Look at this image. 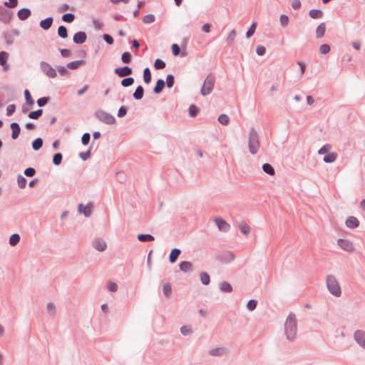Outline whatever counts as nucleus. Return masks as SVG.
Instances as JSON below:
<instances>
[{
  "label": "nucleus",
  "mask_w": 365,
  "mask_h": 365,
  "mask_svg": "<svg viewBox=\"0 0 365 365\" xmlns=\"http://www.w3.org/2000/svg\"><path fill=\"white\" fill-rule=\"evenodd\" d=\"M326 31V24L324 22L319 24L316 29V36L317 38H322Z\"/></svg>",
  "instance_id": "b1692460"
},
{
  "label": "nucleus",
  "mask_w": 365,
  "mask_h": 365,
  "mask_svg": "<svg viewBox=\"0 0 365 365\" xmlns=\"http://www.w3.org/2000/svg\"><path fill=\"white\" fill-rule=\"evenodd\" d=\"M14 18V12L0 5V21L4 24H9Z\"/></svg>",
  "instance_id": "39448f33"
},
{
  "label": "nucleus",
  "mask_w": 365,
  "mask_h": 365,
  "mask_svg": "<svg viewBox=\"0 0 365 365\" xmlns=\"http://www.w3.org/2000/svg\"><path fill=\"white\" fill-rule=\"evenodd\" d=\"M172 53L174 56H178L180 53V48L178 44L173 43L171 46Z\"/></svg>",
  "instance_id": "338daca9"
},
{
  "label": "nucleus",
  "mask_w": 365,
  "mask_h": 365,
  "mask_svg": "<svg viewBox=\"0 0 365 365\" xmlns=\"http://www.w3.org/2000/svg\"><path fill=\"white\" fill-rule=\"evenodd\" d=\"M223 353V349L220 347L211 349L209 351V354L211 356H217L222 355Z\"/></svg>",
  "instance_id": "6e6d98bb"
},
{
  "label": "nucleus",
  "mask_w": 365,
  "mask_h": 365,
  "mask_svg": "<svg viewBox=\"0 0 365 365\" xmlns=\"http://www.w3.org/2000/svg\"><path fill=\"white\" fill-rule=\"evenodd\" d=\"M127 113H128V108L125 106H122L118 109L117 115L118 118H123L126 115Z\"/></svg>",
  "instance_id": "774afa93"
},
{
  "label": "nucleus",
  "mask_w": 365,
  "mask_h": 365,
  "mask_svg": "<svg viewBox=\"0 0 365 365\" xmlns=\"http://www.w3.org/2000/svg\"><path fill=\"white\" fill-rule=\"evenodd\" d=\"M93 247L99 252H103L106 250L107 244L102 238H95L93 241Z\"/></svg>",
  "instance_id": "ddd939ff"
},
{
  "label": "nucleus",
  "mask_w": 365,
  "mask_h": 365,
  "mask_svg": "<svg viewBox=\"0 0 365 365\" xmlns=\"http://www.w3.org/2000/svg\"><path fill=\"white\" fill-rule=\"evenodd\" d=\"M200 279L201 283L203 285H208L210 283V274L206 272H201L200 273Z\"/></svg>",
  "instance_id": "c756f323"
},
{
  "label": "nucleus",
  "mask_w": 365,
  "mask_h": 365,
  "mask_svg": "<svg viewBox=\"0 0 365 365\" xmlns=\"http://www.w3.org/2000/svg\"><path fill=\"white\" fill-rule=\"evenodd\" d=\"M323 11L320 9H313L309 11V16L313 19H319L322 18Z\"/></svg>",
  "instance_id": "cd10ccee"
},
{
  "label": "nucleus",
  "mask_w": 365,
  "mask_h": 365,
  "mask_svg": "<svg viewBox=\"0 0 365 365\" xmlns=\"http://www.w3.org/2000/svg\"><path fill=\"white\" fill-rule=\"evenodd\" d=\"M337 245L344 250L351 252L354 251V246L351 241L346 239H339Z\"/></svg>",
  "instance_id": "f8f14e48"
},
{
  "label": "nucleus",
  "mask_w": 365,
  "mask_h": 365,
  "mask_svg": "<svg viewBox=\"0 0 365 365\" xmlns=\"http://www.w3.org/2000/svg\"><path fill=\"white\" fill-rule=\"evenodd\" d=\"M63 155L61 153H56L53 155L52 158V163L55 165H59L62 163Z\"/></svg>",
  "instance_id": "a19ab883"
},
{
  "label": "nucleus",
  "mask_w": 365,
  "mask_h": 365,
  "mask_svg": "<svg viewBox=\"0 0 365 365\" xmlns=\"http://www.w3.org/2000/svg\"><path fill=\"white\" fill-rule=\"evenodd\" d=\"M214 221L220 231L225 232L229 231L230 225L224 219L217 217L214 219Z\"/></svg>",
  "instance_id": "9b49d317"
},
{
  "label": "nucleus",
  "mask_w": 365,
  "mask_h": 365,
  "mask_svg": "<svg viewBox=\"0 0 365 365\" xmlns=\"http://www.w3.org/2000/svg\"><path fill=\"white\" fill-rule=\"evenodd\" d=\"M43 139L41 138H37L32 141L31 145L33 150L37 151L40 150L43 146Z\"/></svg>",
  "instance_id": "7c9ffc66"
},
{
  "label": "nucleus",
  "mask_w": 365,
  "mask_h": 365,
  "mask_svg": "<svg viewBox=\"0 0 365 365\" xmlns=\"http://www.w3.org/2000/svg\"><path fill=\"white\" fill-rule=\"evenodd\" d=\"M345 225L349 228L356 229L359 226V221L356 217L350 216L346 220Z\"/></svg>",
  "instance_id": "a211bd4d"
},
{
  "label": "nucleus",
  "mask_w": 365,
  "mask_h": 365,
  "mask_svg": "<svg viewBox=\"0 0 365 365\" xmlns=\"http://www.w3.org/2000/svg\"><path fill=\"white\" fill-rule=\"evenodd\" d=\"M47 312L51 316L53 317L56 314V306L53 303L49 302L47 304L46 306Z\"/></svg>",
  "instance_id": "bf43d9fd"
},
{
  "label": "nucleus",
  "mask_w": 365,
  "mask_h": 365,
  "mask_svg": "<svg viewBox=\"0 0 365 365\" xmlns=\"http://www.w3.org/2000/svg\"><path fill=\"white\" fill-rule=\"evenodd\" d=\"M93 210V204L89 202L87 205L80 203L78 206V211L80 214H83L86 217L91 215Z\"/></svg>",
  "instance_id": "9d476101"
},
{
  "label": "nucleus",
  "mask_w": 365,
  "mask_h": 365,
  "mask_svg": "<svg viewBox=\"0 0 365 365\" xmlns=\"http://www.w3.org/2000/svg\"><path fill=\"white\" fill-rule=\"evenodd\" d=\"M18 4V0H9L8 1H4L3 4L6 8L14 9L17 6Z\"/></svg>",
  "instance_id": "4d7b16f0"
},
{
  "label": "nucleus",
  "mask_w": 365,
  "mask_h": 365,
  "mask_svg": "<svg viewBox=\"0 0 365 365\" xmlns=\"http://www.w3.org/2000/svg\"><path fill=\"white\" fill-rule=\"evenodd\" d=\"M10 128L12 130L11 138L16 140L19 138L21 133V128L18 123L13 122L10 124Z\"/></svg>",
  "instance_id": "6ab92c4d"
},
{
  "label": "nucleus",
  "mask_w": 365,
  "mask_h": 365,
  "mask_svg": "<svg viewBox=\"0 0 365 365\" xmlns=\"http://www.w3.org/2000/svg\"><path fill=\"white\" fill-rule=\"evenodd\" d=\"M31 15V11L29 8H21L17 11V16L19 20L25 21Z\"/></svg>",
  "instance_id": "f3484780"
},
{
  "label": "nucleus",
  "mask_w": 365,
  "mask_h": 365,
  "mask_svg": "<svg viewBox=\"0 0 365 365\" xmlns=\"http://www.w3.org/2000/svg\"><path fill=\"white\" fill-rule=\"evenodd\" d=\"M220 289L222 292L230 293L232 292V287L228 282L224 281L220 284Z\"/></svg>",
  "instance_id": "bb28decb"
},
{
  "label": "nucleus",
  "mask_w": 365,
  "mask_h": 365,
  "mask_svg": "<svg viewBox=\"0 0 365 365\" xmlns=\"http://www.w3.org/2000/svg\"><path fill=\"white\" fill-rule=\"evenodd\" d=\"M137 239L142 242H152L155 240L154 236L150 234H138Z\"/></svg>",
  "instance_id": "a878e982"
},
{
  "label": "nucleus",
  "mask_w": 365,
  "mask_h": 365,
  "mask_svg": "<svg viewBox=\"0 0 365 365\" xmlns=\"http://www.w3.org/2000/svg\"><path fill=\"white\" fill-rule=\"evenodd\" d=\"M248 147L251 154L255 155L258 152L259 148L258 133L254 128L250 130Z\"/></svg>",
  "instance_id": "7ed1b4c3"
},
{
  "label": "nucleus",
  "mask_w": 365,
  "mask_h": 365,
  "mask_svg": "<svg viewBox=\"0 0 365 365\" xmlns=\"http://www.w3.org/2000/svg\"><path fill=\"white\" fill-rule=\"evenodd\" d=\"M297 330L296 316L293 313H289L284 323V334L286 338L289 341H294Z\"/></svg>",
  "instance_id": "f257e3e1"
},
{
  "label": "nucleus",
  "mask_w": 365,
  "mask_h": 365,
  "mask_svg": "<svg viewBox=\"0 0 365 365\" xmlns=\"http://www.w3.org/2000/svg\"><path fill=\"white\" fill-rule=\"evenodd\" d=\"M36 173V170L31 167H29V168H26L24 172V175L29 178H31V177L34 176Z\"/></svg>",
  "instance_id": "69168bd1"
},
{
  "label": "nucleus",
  "mask_w": 365,
  "mask_h": 365,
  "mask_svg": "<svg viewBox=\"0 0 365 365\" xmlns=\"http://www.w3.org/2000/svg\"><path fill=\"white\" fill-rule=\"evenodd\" d=\"M76 16L73 13H66L61 17L62 21L66 23H71L74 21Z\"/></svg>",
  "instance_id": "49530a36"
},
{
  "label": "nucleus",
  "mask_w": 365,
  "mask_h": 365,
  "mask_svg": "<svg viewBox=\"0 0 365 365\" xmlns=\"http://www.w3.org/2000/svg\"><path fill=\"white\" fill-rule=\"evenodd\" d=\"M91 140V134L89 133H84L81 137V143L86 146L88 145Z\"/></svg>",
  "instance_id": "052dcab7"
},
{
  "label": "nucleus",
  "mask_w": 365,
  "mask_h": 365,
  "mask_svg": "<svg viewBox=\"0 0 365 365\" xmlns=\"http://www.w3.org/2000/svg\"><path fill=\"white\" fill-rule=\"evenodd\" d=\"M165 87V82L163 79L159 78L157 80L155 86L153 88V91H163Z\"/></svg>",
  "instance_id": "c9c22d12"
},
{
  "label": "nucleus",
  "mask_w": 365,
  "mask_h": 365,
  "mask_svg": "<svg viewBox=\"0 0 365 365\" xmlns=\"http://www.w3.org/2000/svg\"><path fill=\"white\" fill-rule=\"evenodd\" d=\"M17 183H18V186L21 189H24L26 186L27 180L24 176H22L21 175L19 174L17 176Z\"/></svg>",
  "instance_id": "a18cd8bd"
},
{
  "label": "nucleus",
  "mask_w": 365,
  "mask_h": 365,
  "mask_svg": "<svg viewBox=\"0 0 365 365\" xmlns=\"http://www.w3.org/2000/svg\"><path fill=\"white\" fill-rule=\"evenodd\" d=\"M240 230L245 235H248L250 232V227L244 222H242L239 224Z\"/></svg>",
  "instance_id": "8fccbe9b"
},
{
  "label": "nucleus",
  "mask_w": 365,
  "mask_h": 365,
  "mask_svg": "<svg viewBox=\"0 0 365 365\" xmlns=\"http://www.w3.org/2000/svg\"><path fill=\"white\" fill-rule=\"evenodd\" d=\"M163 294L167 298L170 297L171 294H172V287H171V284L169 282H166V283L163 284Z\"/></svg>",
  "instance_id": "f704fd0d"
},
{
  "label": "nucleus",
  "mask_w": 365,
  "mask_h": 365,
  "mask_svg": "<svg viewBox=\"0 0 365 365\" xmlns=\"http://www.w3.org/2000/svg\"><path fill=\"white\" fill-rule=\"evenodd\" d=\"M217 259L223 263H229L235 259V255L232 252L227 251L220 254Z\"/></svg>",
  "instance_id": "2eb2a0df"
},
{
  "label": "nucleus",
  "mask_w": 365,
  "mask_h": 365,
  "mask_svg": "<svg viewBox=\"0 0 365 365\" xmlns=\"http://www.w3.org/2000/svg\"><path fill=\"white\" fill-rule=\"evenodd\" d=\"M337 158V154L334 152L328 153L326 154L323 158V160L327 163H334Z\"/></svg>",
  "instance_id": "c85d7f7f"
},
{
  "label": "nucleus",
  "mask_w": 365,
  "mask_h": 365,
  "mask_svg": "<svg viewBox=\"0 0 365 365\" xmlns=\"http://www.w3.org/2000/svg\"><path fill=\"white\" fill-rule=\"evenodd\" d=\"M165 66H166V63L162 59L157 58V59L155 60L154 67L156 69H163V68H165Z\"/></svg>",
  "instance_id": "3c124183"
},
{
  "label": "nucleus",
  "mask_w": 365,
  "mask_h": 365,
  "mask_svg": "<svg viewBox=\"0 0 365 365\" xmlns=\"http://www.w3.org/2000/svg\"><path fill=\"white\" fill-rule=\"evenodd\" d=\"M155 21V16L154 14H147L143 18V21L144 24H152Z\"/></svg>",
  "instance_id": "603ef678"
},
{
  "label": "nucleus",
  "mask_w": 365,
  "mask_h": 365,
  "mask_svg": "<svg viewBox=\"0 0 365 365\" xmlns=\"http://www.w3.org/2000/svg\"><path fill=\"white\" fill-rule=\"evenodd\" d=\"M121 61L123 63H126V64L130 63L132 61L131 54L128 51L123 53L121 55Z\"/></svg>",
  "instance_id": "de8ad7c7"
},
{
  "label": "nucleus",
  "mask_w": 365,
  "mask_h": 365,
  "mask_svg": "<svg viewBox=\"0 0 365 365\" xmlns=\"http://www.w3.org/2000/svg\"><path fill=\"white\" fill-rule=\"evenodd\" d=\"M152 80V74L150 68L148 67L144 68L143 70V81L146 84H148L151 82Z\"/></svg>",
  "instance_id": "72a5a7b5"
},
{
  "label": "nucleus",
  "mask_w": 365,
  "mask_h": 365,
  "mask_svg": "<svg viewBox=\"0 0 365 365\" xmlns=\"http://www.w3.org/2000/svg\"><path fill=\"white\" fill-rule=\"evenodd\" d=\"M215 77L212 75H208L204 81L203 85L200 91H212L214 88Z\"/></svg>",
  "instance_id": "6e6552de"
},
{
  "label": "nucleus",
  "mask_w": 365,
  "mask_h": 365,
  "mask_svg": "<svg viewBox=\"0 0 365 365\" xmlns=\"http://www.w3.org/2000/svg\"><path fill=\"white\" fill-rule=\"evenodd\" d=\"M87 40V34L85 31H78L73 37V41L76 44H82Z\"/></svg>",
  "instance_id": "4468645a"
},
{
  "label": "nucleus",
  "mask_w": 365,
  "mask_h": 365,
  "mask_svg": "<svg viewBox=\"0 0 365 365\" xmlns=\"http://www.w3.org/2000/svg\"><path fill=\"white\" fill-rule=\"evenodd\" d=\"M92 148L93 144L89 147L88 150H86V152H81L79 153V157L81 158L82 160L86 161L91 157Z\"/></svg>",
  "instance_id": "c03bdc74"
},
{
  "label": "nucleus",
  "mask_w": 365,
  "mask_h": 365,
  "mask_svg": "<svg viewBox=\"0 0 365 365\" xmlns=\"http://www.w3.org/2000/svg\"><path fill=\"white\" fill-rule=\"evenodd\" d=\"M218 122L223 125H227L230 123V118L227 114L222 113L219 115Z\"/></svg>",
  "instance_id": "58836bf2"
},
{
  "label": "nucleus",
  "mask_w": 365,
  "mask_h": 365,
  "mask_svg": "<svg viewBox=\"0 0 365 365\" xmlns=\"http://www.w3.org/2000/svg\"><path fill=\"white\" fill-rule=\"evenodd\" d=\"M331 148V146L329 144H325L318 150V153L325 155L329 152Z\"/></svg>",
  "instance_id": "e2e57ef3"
},
{
  "label": "nucleus",
  "mask_w": 365,
  "mask_h": 365,
  "mask_svg": "<svg viewBox=\"0 0 365 365\" xmlns=\"http://www.w3.org/2000/svg\"><path fill=\"white\" fill-rule=\"evenodd\" d=\"M257 28V23L253 22L246 32V37L250 38L255 32Z\"/></svg>",
  "instance_id": "864d4df0"
},
{
  "label": "nucleus",
  "mask_w": 365,
  "mask_h": 365,
  "mask_svg": "<svg viewBox=\"0 0 365 365\" xmlns=\"http://www.w3.org/2000/svg\"><path fill=\"white\" fill-rule=\"evenodd\" d=\"M262 170L265 173H267L271 176L274 175L275 173L274 167L269 163H264L262 165Z\"/></svg>",
  "instance_id": "2f4dec72"
},
{
  "label": "nucleus",
  "mask_w": 365,
  "mask_h": 365,
  "mask_svg": "<svg viewBox=\"0 0 365 365\" xmlns=\"http://www.w3.org/2000/svg\"><path fill=\"white\" fill-rule=\"evenodd\" d=\"M180 270L183 272H187L192 270V264L189 261H182L179 264Z\"/></svg>",
  "instance_id": "393cba45"
},
{
  "label": "nucleus",
  "mask_w": 365,
  "mask_h": 365,
  "mask_svg": "<svg viewBox=\"0 0 365 365\" xmlns=\"http://www.w3.org/2000/svg\"><path fill=\"white\" fill-rule=\"evenodd\" d=\"M354 339L362 348L365 349V331L356 330L353 334Z\"/></svg>",
  "instance_id": "0eeeda50"
},
{
  "label": "nucleus",
  "mask_w": 365,
  "mask_h": 365,
  "mask_svg": "<svg viewBox=\"0 0 365 365\" xmlns=\"http://www.w3.org/2000/svg\"><path fill=\"white\" fill-rule=\"evenodd\" d=\"M181 254V250L178 248H173L169 255V262L171 264L175 263L179 255Z\"/></svg>",
  "instance_id": "4be33fe9"
},
{
  "label": "nucleus",
  "mask_w": 365,
  "mask_h": 365,
  "mask_svg": "<svg viewBox=\"0 0 365 365\" xmlns=\"http://www.w3.org/2000/svg\"><path fill=\"white\" fill-rule=\"evenodd\" d=\"M327 287L329 292L334 297H339L341 295V287L336 279L332 274H329L327 277Z\"/></svg>",
  "instance_id": "f03ea898"
},
{
  "label": "nucleus",
  "mask_w": 365,
  "mask_h": 365,
  "mask_svg": "<svg viewBox=\"0 0 365 365\" xmlns=\"http://www.w3.org/2000/svg\"><path fill=\"white\" fill-rule=\"evenodd\" d=\"M40 69L45 76L50 78H53L57 76L56 70L46 61H41L40 63Z\"/></svg>",
  "instance_id": "423d86ee"
},
{
  "label": "nucleus",
  "mask_w": 365,
  "mask_h": 365,
  "mask_svg": "<svg viewBox=\"0 0 365 365\" xmlns=\"http://www.w3.org/2000/svg\"><path fill=\"white\" fill-rule=\"evenodd\" d=\"M53 22V18L52 16H48L43 20H41L39 23L40 27L43 30H48Z\"/></svg>",
  "instance_id": "aec40b11"
},
{
  "label": "nucleus",
  "mask_w": 365,
  "mask_h": 365,
  "mask_svg": "<svg viewBox=\"0 0 365 365\" xmlns=\"http://www.w3.org/2000/svg\"><path fill=\"white\" fill-rule=\"evenodd\" d=\"M57 34L58 36L61 38H66L68 36L67 28L63 25L58 26Z\"/></svg>",
  "instance_id": "473e14b6"
},
{
  "label": "nucleus",
  "mask_w": 365,
  "mask_h": 365,
  "mask_svg": "<svg viewBox=\"0 0 365 365\" xmlns=\"http://www.w3.org/2000/svg\"><path fill=\"white\" fill-rule=\"evenodd\" d=\"M257 301L256 299H250L247 304V308L250 311H254L257 306Z\"/></svg>",
  "instance_id": "5fc2aeb1"
},
{
  "label": "nucleus",
  "mask_w": 365,
  "mask_h": 365,
  "mask_svg": "<svg viewBox=\"0 0 365 365\" xmlns=\"http://www.w3.org/2000/svg\"><path fill=\"white\" fill-rule=\"evenodd\" d=\"M50 100H51L50 96L41 97L37 100V105L39 107H43L50 101Z\"/></svg>",
  "instance_id": "09e8293b"
},
{
  "label": "nucleus",
  "mask_w": 365,
  "mask_h": 365,
  "mask_svg": "<svg viewBox=\"0 0 365 365\" xmlns=\"http://www.w3.org/2000/svg\"><path fill=\"white\" fill-rule=\"evenodd\" d=\"M9 58V53L6 51H0V66H2L4 71L9 69V65L7 63Z\"/></svg>",
  "instance_id": "dca6fc26"
},
{
  "label": "nucleus",
  "mask_w": 365,
  "mask_h": 365,
  "mask_svg": "<svg viewBox=\"0 0 365 365\" xmlns=\"http://www.w3.org/2000/svg\"><path fill=\"white\" fill-rule=\"evenodd\" d=\"M165 82V86L170 89L175 83V76L173 74H168Z\"/></svg>",
  "instance_id": "79ce46f5"
},
{
  "label": "nucleus",
  "mask_w": 365,
  "mask_h": 365,
  "mask_svg": "<svg viewBox=\"0 0 365 365\" xmlns=\"http://www.w3.org/2000/svg\"><path fill=\"white\" fill-rule=\"evenodd\" d=\"M114 73L115 75H117L118 76H119L120 78L128 77L132 74L133 69H132V68H130L128 66H125L123 67H118V68H115Z\"/></svg>",
  "instance_id": "1a4fd4ad"
},
{
  "label": "nucleus",
  "mask_w": 365,
  "mask_h": 365,
  "mask_svg": "<svg viewBox=\"0 0 365 365\" xmlns=\"http://www.w3.org/2000/svg\"><path fill=\"white\" fill-rule=\"evenodd\" d=\"M86 64V61L83 59L81 60H77L74 61L69 62L66 64V66L68 69L71 70H76L80 68L82 66H84Z\"/></svg>",
  "instance_id": "412c9836"
},
{
  "label": "nucleus",
  "mask_w": 365,
  "mask_h": 365,
  "mask_svg": "<svg viewBox=\"0 0 365 365\" xmlns=\"http://www.w3.org/2000/svg\"><path fill=\"white\" fill-rule=\"evenodd\" d=\"M43 114L42 109H38L36 110L31 111L28 114V117L31 119L37 120Z\"/></svg>",
  "instance_id": "e433bc0d"
},
{
  "label": "nucleus",
  "mask_w": 365,
  "mask_h": 365,
  "mask_svg": "<svg viewBox=\"0 0 365 365\" xmlns=\"http://www.w3.org/2000/svg\"><path fill=\"white\" fill-rule=\"evenodd\" d=\"M2 36L4 37L5 42L8 46H11L14 43L12 34L9 32H4L2 34Z\"/></svg>",
  "instance_id": "37998d69"
},
{
  "label": "nucleus",
  "mask_w": 365,
  "mask_h": 365,
  "mask_svg": "<svg viewBox=\"0 0 365 365\" xmlns=\"http://www.w3.org/2000/svg\"><path fill=\"white\" fill-rule=\"evenodd\" d=\"M26 103L29 106H33L35 103V101L31 96V93H24Z\"/></svg>",
  "instance_id": "13d9d810"
},
{
  "label": "nucleus",
  "mask_w": 365,
  "mask_h": 365,
  "mask_svg": "<svg viewBox=\"0 0 365 365\" xmlns=\"http://www.w3.org/2000/svg\"><path fill=\"white\" fill-rule=\"evenodd\" d=\"M135 82V79L133 77H126L120 81V84L123 87H128L132 86Z\"/></svg>",
  "instance_id": "ea45409f"
},
{
  "label": "nucleus",
  "mask_w": 365,
  "mask_h": 365,
  "mask_svg": "<svg viewBox=\"0 0 365 365\" xmlns=\"http://www.w3.org/2000/svg\"><path fill=\"white\" fill-rule=\"evenodd\" d=\"M20 235L17 233L12 234L9 237V245L11 246H15L20 242Z\"/></svg>",
  "instance_id": "4c0bfd02"
},
{
  "label": "nucleus",
  "mask_w": 365,
  "mask_h": 365,
  "mask_svg": "<svg viewBox=\"0 0 365 365\" xmlns=\"http://www.w3.org/2000/svg\"><path fill=\"white\" fill-rule=\"evenodd\" d=\"M94 116L101 122L106 125H113L115 123V118L111 114L98 109L94 113Z\"/></svg>",
  "instance_id": "20e7f679"
},
{
  "label": "nucleus",
  "mask_w": 365,
  "mask_h": 365,
  "mask_svg": "<svg viewBox=\"0 0 365 365\" xmlns=\"http://www.w3.org/2000/svg\"><path fill=\"white\" fill-rule=\"evenodd\" d=\"M67 66H57L56 70L60 73L61 76H67L69 73V71H68Z\"/></svg>",
  "instance_id": "680f3d73"
},
{
  "label": "nucleus",
  "mask_w": 365,
  "mask_h": 365,
  "mask_svg": "<svg viewBox=\"0 0 365 365\" xmlns=\"http://www.w3.org/2000/svg\"><path fill=\"white\" fill-rule=\"evenodd\" d=\"M330 46L327 43L322 44L319 47V52L322 54H327L330 52Z\"/></svg>",
  "instance_id": "0e129e2a"
},
{
  "label": "nucleus",
  "mask_w": 365,
  "mask_h": 365,
  "mask_svg": "<svg viewBox=\"0 0 365 365\" xmlns=\"http://www.w3.org/2000/svg\"><path fill=\"white\" fill-rule=\"evenodd\" d=\"M187 111L190 117L195 118L200 114V109L196 105L191 104L189 106Z\"/></svg>",
  "instance_id": "5701e85b"
}]
</instances>
